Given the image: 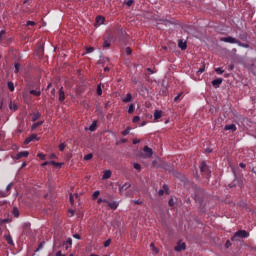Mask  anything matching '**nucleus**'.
<instances>
[{"mask_svg": "<svg viewBox=\"0 0 256 256\" xmlns=\"http://www.w3.org/2000/svg\"><path fill=\"white\" fill-rule=\"evenodd\" d=\"M5 240L7 241L8 245H14L11 235H5Z\"/></svg>", "mask_w": 256, "mask_h": 256, "instance_id": "4be33fe9", "label": "nucleus"}, {"mask_svg": "<svg viewBox=\"0 0 256 256\" xmlns=\"http://www.w3.org/2000/svg\"><path fill=\"white\" fill-rule=\"evenodd\" d=\"M8 89L9 91L13 92L15 91V84H13V82H8Z\"/></svg>", "mask_w": 256, "mask_h": 256, "instance_id": "cd10ccee", "label": "nucleus"}, {"mask_svg": "<svg viewBox=\"0 0 256 256\" xmlns=\"http://www.w3.org/2000/svg\"><path fill=\"white\" fill-rule=\"evenodd\" d=\"M239 39H241V41H247V34H245V33H240Z\"/></svg>", "mask_w": 256, "mask_h": 256, "instance_id": "72a5a7b5", "label": "nucleus"}, {"mask_svg": "<svg viewBox=\"0 0 256 256\" xmlns=\"http://www.w3.org/2000/svg\"><path fill=\"white\" fill-rule=\"evenodd\" d=\"M23 157H29V151H23L16 154L15 159H23Z\"/></svg>", "mask_w": 256, "mask_h": 256, "instance_id": "9b49d317", "label": "nucleus"}, {"mask_svg": "<svg viewBox=\"0 0 256 256\" xmlns=\"http://www.w3.org/2000/svg\"><path fill=\"white\" fill-rule=\"evenodd\" d=\"M30 95H34L35 97H41V91L30 90Z\"/></svg>", "mask_w": 256, "mask_h": 256, "instance_id": "b1692460", "label": "nucleus"}, {"mask_svg": "<svg viewBox=\"0 0 256 256\" xmlns=\"http://www.w3.org/2000/svg\"><path fill=\"white\" fill-rule=\"evenodd\" d=\"M165 193L166 195H169V186H167L166 184H164L163 189H160L158 191V195L162 197V195H165Z\"/></svg>", "mask_w": 256, "mask_h": 256, "instance_id": "1a4fd4ad", "label": "nucleus"}, {"mask_svg": "<svg viewBox=\"0 0 256 256\" xmlns=\"http://www.w3.org/2000/svg\"><path fill=\"white\" fill-rule=\"evenodd\" d=\"M35 25H37V23H35V21H27L26 22V27H35Z\"/></svg>", "mask_w": 256, "mask_h": 256, "instance_id": "c756f323", "label": "nucleus"}, {"mask_svg": "<svg viewBox=\"0 0 256 256\" xmlns=\"http://www.w3.org/2000/svg\"><path fill=\"white\" fill-rule=\"evenodd\" d=\"M73 237H74V239H78V240L81 239V235H79V234H74Z\"/></svg>", "mask_w": 256, "mask_h": 256, "instance_id": "0e129e2a", "label": "nucleus"}, {"mask_svg": "<svg viewBox=\"0 0 256 256\" xmlns=\"http://www.w3.org/2000/svg\"><path fill=\"white\" fill-rule=\"evenodd\" d=\"M226 247L227 248L231 247V242L229 240H227V242H226Z\"/></svg>", "mask_w": 256, "mask_h": 256, "instance_id": "774afa93", "label": "nucleus"}, {"mask_svg": "<svg viewBox=\"0 0 256 256\" xmlns=\"http://www.w3.org/2000/svg\"><path fill=\"white\" fill-rule=\"evenodd\" d=\"M70 203L73 205L75 203V199L73 198V194H70Z\"/></svg>", "mask_w": 256, "mask_h": 256, "instance_id": "13d9d810", "label": "nucleus"}, {"mask_svg": "<svg viewBox=\"0 0 256 256\" xmlns=\"http://www.w3.org/2000/svg\"><path fill=\"white\" fill-rule=\"evenodd\" d=\"M109 245H111V240L108 239L104 242V247H109Z\"/></svg>", "mask_w": 256, "mask_h": 256, "instance_id": "6e6d98bb", "label": "nucleus"}, {"mask_svg": "<svg viewBox=\"0 0 256 256\" xmlns=\"http://www.w3.org/2000/svg\"><path fill=\"white\" fill-rule=\"evenodd\" d=\"M129 133H131V128H127L126 130L122 131L123 137H127V135H129Z\"/></svg>", "mask_w": 256, "mask_h": 256, "instance_id": "c9c22d12", "label": "nucleus"}, {"mask_svg": "<svg viewBox=\"0 0 256 256\" xmlns=\"http://www.w3.org/2000/svg\"><path fill=\"white\" fill-rule=\"evenodd\" d=\"M141 121V118L139 116H134L133 123H139Z\"/></svg>", "mask_w": 256, "mask_h": 256, "instance_id": "09e8293b", "label": "nucleus"}, {"mask_svg": "<svg viewBox=\"0 0 256 256\" xmlns=\"http://www.w3.org/2000/svg\"><path fill=\"white\" fill-rule=\"evenodd\" d=\"M59 101L60 103H63V101H65V91L63 90V87L59 89Z\"/></svg>", "mask_w": 256, "mask_h": 256, "instance_id": "ddd939ff", "label": "nucleus"}, {"mask_svg": "<svg viewBox=\"0 0 256 256\" xmlns=\"http://www.w3.org/2000/svg\"><path fill=\"white\" fill-rule=\"evenodd\" d=\"M43 124V121H39L36 122L32 125V131H35V129H37V127H41V125Z\"/></svg>", "mask_w": 256, "mask_h": 256, "instance_id": "a878e982", "label": "nucleus"}, {"mask_svg": "<svg viewBox=\"0 0 256 256\" xmlns=\"http://www.w3.org/2000/svg\"><path fill=\"white\" fill-rule=\"evenodd\" d=\"M247 237H249V232L246 230H238L232 236L231 241H239V239H247Z\"/></svg>", "mask_w": 256, "mask_h": 256, "instance_id": "f257e3e1", "label": "nucleus"}, {"mask_svg": "<svg viewBox=\"0 0 256 256\" xmlns=\"http://www.w3.org/2000/svg\"><path fill=\"white\" fill-rule=\"evenodd\" d=\"M101 194V192H99V190L95 191L92 195L93 199H98L99 195Z\"/></svg>", "mask_w": 256, "mask_h": 256, "instance_id": "4c0bfd02", "label": "nucleus"}, {"mask_svg": "<svg viewBox=\"0 0 256 256\" xmlns=\"http://www.w3.org/2000/svg\"><path fill=\"white\" fill-rule=\"evenodd\" d=\"M221 83H223V79L222 78H218L212 81V85L213 87H219V85H221Z\"/></svg>", "mask_w": 256, "mask_h": 256, "instance_id": "a211bd4d", "label": "nucleus"}, {"mask_svg": "<svg viewBox=\"0 0 256 256\" xmlns=\"http://www.w3.org/2000/svg\"><path fill=\"white\" fill-rule=\"evenodd\" d=\"M135 111V105L130 104L128 108V113L131 115Z\"/></svg>", "mask_w": 256, "mask_h": 256, "instance_id": "2f4dec72", "label": "nucleus"}, {"mask_svg": "<svg viewBox=\"0 0 256 256\" xmlns=\"http://www.w3.org/2000/svg\"><path fill=\"white\" fill-rule=\"evenodd\" d=\"M181 95H183V93H179L175 98H174V102L177 103V101H179L181 99Z\"/></svg>", "mask_w": 256, "mask_h": 256, "instance_id": "8fccbe9b", "label": "nucleus"}, {"mask_svg": "<svg viewBox=\"0 0 256 256\" xmlns=\"http://www.w3.org/2000/svg\"><path fill=\"white\" fill-rule=\"evenodd\" d=\"M150 247L153 249V251H155V253H158V250L155 247V244L151 243Z\"/></svg>", "mask_w": 256, "mask_h": 256, "instance_id": "bf43d9fd", "label": "nucleus"}, {"mask_svg": "<svg viewBox=\"0 0 256 256\" xmlns=\"http://www.w3.org/2000/svg\"><path fill=\"white\" fill-rule=\"evenodd\" d=\"M224 131H232L235 132L237 131V126L235 124H227L224 127Z\"/></svg>", "mask_w": 256, "mask_h": 256, "instance_id": "9d476101", "label": "nucleus"}, {"mask_svg": "<svg viewBox=\"0 0 256 256\" xmlns=\"http://www.w3.org/2000/svg\"><path fill=\"white\" fill-rule=\"evenodd\" d=\"M10 109H14V111H17L18 107L16 106V104H10Z\"/></svg>", "mask_w": 256, "mask_h": 256, "instance_id": "052dcab7", "label": "nucleus"}, {"mask_svg": "<svg viewBox=\"0 0 256 256\" xmlns=\"http://www.w3.org/2000/svg\"><path fill=\"white\" fill-rule=\"evenodd\" d=\"M32 141H39L37 134H32L29 137H27L24 141V145H29V143H31Z\"/></svg>", "mask_w": 256, "mask_h": 256, "instance_id": "0eeeda50", "label": "nucleus"}, {"mask_svg": "<svg viewBox=\"0 0 256 256\" xmlns=\"http://www.w3.org/2000/svg\"><path fill=\"white\" fill-rule=\"evenodd\" d=\"M37 157H39L42 161H45V154L39 153Z\"/></svg>", "mask_w": 256, "mask_h": 256, "instance_id": "603ef678", "label": "nucleus"}, {"mask_svg": "<svg viewBox=\"0 0 256 256\" xmlns=\"http://www.w3.org/2000/svg\"><path fill=\"white\" fill-rule=\"evenodd\" d=\"M238 47H243L244 49H249V44L248 43H242L241 41L238 40Z\"/></svg>", "mask_w": 256, "mask_h": 256, "instance_id": "393cba45", "label": "nucleus"}, {"mask_svg": "<svg viewBox=\"0 0 256 256\" xmlns=\"http://www.w3.org/2000/svg\"><path fill=\"white\" fill-rule=\"evenodd\" d=\"M97 128V122H93L92 125L90 126V131H95Z\"/></svg>", "mask_w": 256, "mask_h": 256, "instance_id": "a19ab883", "label": "nucleus"}, {"mask_svg": "<svg viewBox=\"0 0 256 256\" xmlns=\"http://www.w3.org/2000/svg\"><path fill=\"white\" fill-rule=\"evenodd\" d=\"M132 100L133 96L131 95V93H128L126 97L122 98L123 103H131Z\"/></svg>", "mask_w": 256, "mask_h": 256, "instance_id": "f3484780", "label": "nucleus"}, {"mask_svg": "<svg viewBox=\"0 0 256 256\" xmlns=\"http://www.w3.org/2000/svg\"><path fill=\"white\" fill-rule=\"evenodd\" d=\"M204 191L203 190H198V192L195 194L194 199L196 201V203H199L201 205V203H203V195Z\"/></svg>", "mask_w": 256, "mask_h": 256, "instance_id": "423d86ee", "label": "nucleus"}, {"mask_svg": "<svg viewBox=\"0 0 256 256\" xmlns=\"http://www.w3.org/2000/svg\"><path fill=\"white\" fill-rule=\"evenodd\" d=\"M143 151L145 153V159H151L153 157V149L149 148V146H145Z\"/></svg>", "mask_w": 256, "mask_h": 256, "instance_id": "39448f33", "label": "nucleus"}, {"mask_svg": "<svg viewBox=\"0 0 256 256\" xmlns=\"http://www.w3.org/2000/svg\"><path fill=\"white\" fill-rule=\"evenodd\" d=\"M129 187H131V184L130 183H125L124 185H120L119 186V192L120 193H123V191H127V189H129Z\"/></svg>", "mask_w": 256, "mask_h": 256, "instance_id": "dca6fc26", "label": "nucleus"}, {"mask_svg": "<svg viewBox=\"0 0 256 256\" xmlns=\"http://www.w3.org/2000/svg\"><path fill=\"white\" fill-rule=\"evenodd\" d=\"M108 207H110L113 211H115L117 209V207H119V204L115 201L113 202H106Z\"/></svg>", "mask_w": 256, "mask_h": 256, "instance_id": "2eb2a0df", "label": "nucleus"}, {"mask_svg": "<svg viewBox=\"0 0 256 256\" xmlns=\"http://www.w3.org/2000/svg\"><path fill=\"white\" fill-rule=\"evenodd\" d=\"M125 53H126V55H131V53H133V50H131V47H127L125 49Z\"/></svg>", "mask_w": 256, "mask_h": 256, "instance_id": "37998d69", "label": "nucleus"}, {"mask_svg": "<svg viewBox=\"0 0 256 256\" xmlns=\"http://www.w3.org/2000/svg\"><path fill=\"white\" fill-rule=\"evenodd\" d=\"M63 245H69L71 247V245H73V239L68 238Z\"/></svg>", "mask_w": 256, "mask_h": 256, "instance_id": "e433bc0d", "label": "nucleus"}, {"mask_svg": "<svg viewBox=\"0 0 256 256\" xmlns=\"http://www.w3.org/2000/svg\"><path fill=\"white\" fill-rule=\"evenodd\" d=\"M97 203H99V204H101V203H109V200L99 198Z\"/></svg>", "mask_w": 256, "mask_h": 256, "instance_id": "49530a36", "label": "nucleus"}, {"mask_svg": "<svg viewBox=\"0 0 256 256\" xmlns=\"http://www.w3.org/2000/svg\"><path fill=\"white\" fill-rule=\"evenodd\" d=\"M56 256H65V254L61 253V251H58V252L56 253Z\"/></svg>", "mask_w": 256, "mask_h": 256, "instance_id": "69168bd1", "label": "nucleus"}, {"mask_svg": "<svg viewBox=\"0 0 256 256\" xmlns=\"http://www.w3.org/2000/svg\"><path fill=\"white\" fill-rule=\"evenodd\" d=\"M12 215L14 217H19V209L17 207H14L12 210Z\"/></svg>", "mask_w": 256, "mask_h": 256, "instance_id": "bb28decb", "label": "nucleus"}, {"mask_svg": "<svg viewBox=\"0 0 256 256\" xmlns=\"http://www.w3.org/2000/svg\"><path fill=\"white\" fill-rule=\"evenodd\" d=\"M43 245H45V242H41L36 251H41V249H43Z\"/></svg>", "mask_w": 256, "mask_h": 256, "instance_id": "864d4df0", "label": "nucleus"}, {"mask_svg": "<svg viewBox=\"0 0 256 256\" xmlns=\"http://www.w3.org/2000/svg\"><path fill=\"white\" fill-rule=\"evenodd\" d=\"M96 93L99 96L103 95V89L101 88V84L97 86Z\"/></svg>", "mask_w": 256, "mask_h": 256, "instance_id": "c85d7f7f", "label": "nucleus"}, {"mask_svg": "<svg viewBox=\"0 0 256 256\" xmlns=\"http://www.w3.org/2000/svg\"><path fill=\"white\" fill-rule=\"evenodd\" d=\"M168 205H169L170 207H174V206H175V200H173V198H171V199L169 200V202H168Z\"/></svg>", "mask_w": 256, "mask_h": 256, "instance_id": "de8ad7c7", "label": "nucleus"}, {"mask_svg": "<svg viewBox=\"0 0 256 256\" xmlns=\"http://www.w3.org/2000/svg\"><path fill=\"white\" fill-rule=\"evenodd\" d=\"M215 71L218 75H223V73H225V71L222 68H216Z\"/></svg>", "mask_w": 256, "mask_h": 256, "instance_id": "58836bf2", "label": "nucleus"}, {"mask_svg": "<svg viewBox=\"0 0 256 256\" xmlns=\"http://www.w3.org/2000/svg\"><path fill=\"white\" fill-rule=\"evenodd\" d=\"M178 47L181 49V51H185L187 49V42H184L183 40H178Z\"/></svg>", "mask_w": 256, "mask_h": 256, "instance_id": "4468645a", "label": "nucleus"}, {"mask_svg": "<svg viewBox=\"0 0 256 256\" xmlns=\"http://www.w3.org/2000/svg\"><path fill=\"white\" fill-rule=\"evenodd\" d=\"M220 41H222L223 43H231L232 45H238L239 43V40L232 36L222 37Z\"/></svg>", "mask_w": 256, "mask_h": 256, "instance_id": "7ed1b4c3", "label": "nucleus"}, {"mask_svg": "<svg viewBox=\"0 0 256 256\" xmlns=\"http://www.w3.org/2000/svg\"><path fill=\"white\" fill-rule=\"evenodd\" d=\"M102 179H111V170L104 171V174L102 176Z\"/></svg>", "mask_w": 256, "mask_h": 256, "instance_id": "6ab92c4d", "label": "nucleus"}, {"mask_svg": "<svg viewBox=\"0 0 256 256\" xmlns=\"http://www.w3.org/2000/svg\"><path fill=\"white\" fill-rule=\"evenodd\" d=\"M26 5H31V0H25L24 5H23L24 13H29V10H27V8H25Z\"/></svg>", "mask_w": 256, "mask_h": 256, "instance_id": "5701e85b", "label": "nucleus"}, {"mask_svg": "<svg viewBox=\"0 0 256 256\" xmlns=\"http://www.w3.org/2000/svg\"><path fill=\"white\" fill-rule=\"evenodd\" d=\"M132 203H134V205H143V201L141 200H133Z\"/></svg>", "mask_w": 256, "mask_h": 256, "instance_id": "a18cd8bd", "label": "nucleus"}, {"mask_svg": "<svg viewBox=\"0 0 256 256\" xmlns=\"http://www.w3.org/2000/svg\"><path fill=\"white\" fill-rule=\"evenodd\" d=\"M14 67H15L14 73H16V74L19 73V69H21V64L15 63Z\"/></svg>", "mask_w": 256, "mask_h": 256, "instance_id": "473e14b6", "label": "nucleus"}, {"mask_svg": "<svg viewBox=\"0 0 256 256\" xmlns=\"http://www.w3.org/2000/svg\"><path fill=\"white\" fill-rule=\"evenodd\" d=\"M163 117V111L161 110H155L154 111V121H159Z\"/></svg>", "mask_w": 256, "mask_h": 256, "instance_id": "f8f14e48", "label": "nucleus"}, {"mask_svg": "<svg viewBox=\"0 0 256 256\" xmlns=\"http://www.w3.org/2000/svg\"><path fill=\"white\" fill-rule=\"evenodd\" d=\"M93 159V155L91 153L84 156V161H91Z\"/></svg>", "mask_w": 256, "mask_h": 256, "instance_id": "f704fd0d", "label": "nucleus"}, {"mask_svg": "<svg viewBox=\"0 0 256 256\" xmlns=\"http://www.w3.org/2000/svg\"><path fill=\"white\" fill-rule=\"evenodd\" d=\"M200 171H201L203 177H206V179H209V177H211V171L209 170V167L207 166V164L205 162H202L200 164Z\"/></svg>", "mask_w": 256, "mask_h": 256, "instance_id": "f03ea898", "label": "nucleus"}, {"mask_svg": "<svg viewBox=\"0 0 256 256\" xmlns=\"http://www.w3.org/2000/svg\"><path fill=\"white\" fill-rule=\"evenodd\" d=\"M38 119H41L40 112H36L32 114V121H37Z\"/></svg>", "mask_w": 256, "mask_h": 256, "instance_id": "412c9836", "label": "nucleus"}, {"mask_svg": "<svg viewBox=\"0 0 256 256\" xmlns=\"http://www.w3.org/2000/svg\"><path fill=\"white\" fill-rule=\"evenodd\" d=\"M59 151H65V143L59 145Z\"/></svg>", "mask_w": 256, "mask_h": 256, "instance_id": "3c124183", "label": "nucleus"}, {"mask_svg": "<svg viewBox=\"0 0 256 256\" xmlns=\"http://www.w3.org/2000/svg\"><path fill=\"white\" fill-rule=\"evenodd\" d=\"M185 249H186L185 242H181V241H179L177 243V245L175 246V248H174V250L177 251V252L185 251Z\"/></svg>", "mask_w": 256, "mask_h": 256, "instance_id": "6e6552de", "label": "nucleus"}, {"mask_svg": "<svg viewBox=\"0 0 256 256\" xmlns=\"http://www.w3.org/2000/svg\"><path fill=\"white\" fill-rule=\"evenodd\" d=\"M133 167H134V169H136V171H138V173L141 172V164H139V163H134V164H133Z\"/></svg>", "mask_w": 256, "mask_h": 256, "instance_id": "7c9ffc66", "label": "nucleus"}, {"mask_svg": "<svg viewBox=\"0 0 256 256\" xmlns=\"http://www.w3.org/2000/svg\"><path fill=\"white\" fill-rule=\"evenodd\" d=\"M198 73H205V63H203L202 67L199 68Z\"/></svg>", "mask_w": 256, "mask_h": 256, "instance_id": "79ce46f5", "label": "nucleus"}, {"mask_svg": "<svg viewBox=\"0 0 256 256\" xmlns=\"http://www.w3.org/2000/svg\"><path fill=\"white\" fill-rule=\"evenodd\" d=\"M126 5H127L128 7H131V5H133V0H128V1L126 2Z\"/></svg>", "mask_w": 256, "mask_h": 256, "instance_id": "680f3d73", "label": "nucleus"}, {"mask_svg": "<svg viewBox=\"0 0 256 256\" xmlns=\"http://www.w3.org/2000/svg\"><path fill=\"white\" fill-rule=\"evenodd\" d=\"M12 187L13 183L8 184L5 191H0V197H9L11 195Z\"/></svg>", "mask_w": 256, "mask_h": 256, "instance_id": "20e7f679", "label": "nucleus"}, {"mask_svg": "<svg viewBox=\"0 0 256 256\" xmlns=\"http://www.w3.org/2000/svg\"><path fill=\"white\" fill-rule=\"evenodd\" d=\"M50 165H54V167H61V163L55 162V161H50Z\"/></svg>", "mask_w": 256, "mask_h": 256, "instance_id": "ea45409f", "label": "nucleus"}, {"mask_svg": "<svg viewBox=\"0 0 256 256\" xmlns=\"http://www.w3.org/2000/svg\"><path fill=\"white\" fill-rule=\"evenodd\" d=\"M137 143H140V140L134 139L133 140V145H137Z\"/></svg>", "mask_w": 256, "mask_h": 256, "instance_id": "338daca9", "label": "nucleus"}, {"mask_svg": "<svg viewBox=\"0 0 256 256\" xmlns=\"http://www.w3.org/2000/svg\"><path fill=\"white\" fill-rule=\"evenodd\" d=\"M95 51V48L93 47H86V53H93Z\"/></svg>", "mask_w": 256, "mask_h": 256, "instance_id": "c03bdc74", "label": "nucleus"}, {"mask_svg": "<svg viewBox=\"0 0 256 256\" xmlns=\"http://www.w3.org/2000/svg\"><path fill=\"white\" fill-rule=\"evenodd\" d=\"M111 44L109 43V41L105 40L103 43V47H110Z\"/></svg>", "mask_w": 256, "mask_h": 256, "instance_id": "4d7b16f0", "label": "nucleus"}, {"mask_svg": "<svg viewBox=\"0 0 256 256\" xmlns=\"http://www.w3.org/2000/svg\"><path fill=\"white\" fill-rule=\"evenodd\" d=\"M5 30L0 31V41H3V36L5 35Z\"/></svg>", "mask_w": 256, "mask_h": 256, "instance_id": "5fc2aeb1", "label": "nucleus"}, {"mask_svg": "<svg viewBox=\"0 0 256 256\" xmlns=\"http://www.w3.org/2000/svg\"><path fill=\"white\" fill-rule=\"evenodd\" d=\"M152 166H153V167H159V165L157 164V160H153Z\"/></svg>", "mask_w": 256, "mask_h": 256, "instance_id": "e2e57ef3", "label": "nucleus"}, {"mask_svg": "<svg viewBox=\"0 0 256 256\" xmlns=\"http://www.w3.org/2000/svg\"><path fill=\"white\" fill-rule=\"evenodd\" d=\"M96 23H97L98 25H103V23H105V17H103V16H98V17L96 18Z\"/></svg>", "mask_w": 256, "mask_h": 256, "instance_id": "aec40b11", "label": "nucleus"}]
</instances>
